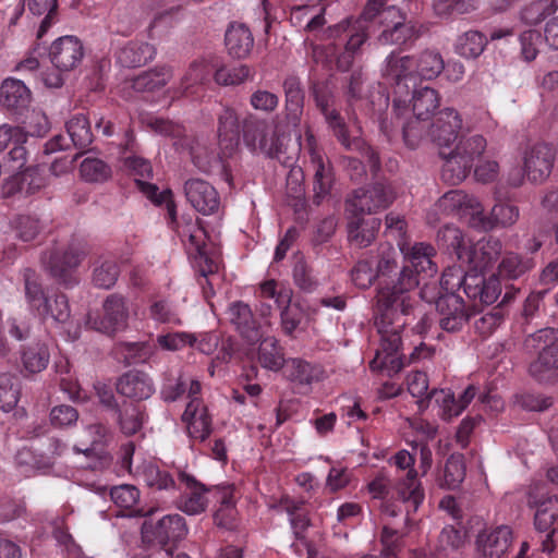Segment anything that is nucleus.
I'll return each mask as SVG.
<instances>
[{"label":"nucleus","instance_id":"5fc2aeb1","mask_svg":"<svg viewBox=\"0 0 558 558\" xmlns=\"http://www.w3.org/2000/svg\"><path fill=\"white\" fill-rule=\"evenodd\" d=\"M444 69L445 62L442 56L436 50L427 49L415 57L416 78L434 80Z\"/></svg>","mask_w":558,"mask_h":558},{"label":"nucleus","instance_id":"f257e3e1","mask_svg":"<svg viewBox=\"0 0 558 558\" xmlns=\"http://www.w3.org/2000/svg\"><path fill=\"white\" fill-rule=\"evenodd\" d=\"M404 266L396 280L380 286L377 290L375 306V326L380 335V345L369 362L373 372H384L392 377L405 365L400 354L401 331L408 324L409 316L416 303L415 289L421 283V274L433 277L437 268L432 258L435 256L433 245L425 242L410 244L399 241Z\"/></svg>","mask_w":558,"mask_h":558},{"label":"nucleus","instance_id":"e2e57ef3","mask_svg":"<svg viewBox=\"0 0 558 558\" xmlns=\"http://www.w3.org/2000/svg\"><path fill=\"white\" fill-rule=\"evenodd\" d=\"M24 2L34 15L45 16L37 32V37L41 38L56 21L57 0H24Z\"/></svg>","mask_w":558,"mask_h":558},{"label":"nucleus","instance_id":"393cba45","mask_svg":"<svg viewBox=\"0 0 558 558\" xmlns=\"http://www.w3.org/2000/svg\"><path fill=\"white\" fill-rule=\"evenodd\" d=\"M381 75L388 84L408 90L407 83L416 80L415 57L391 52L383 63Z\"/></svg>","mask_w":558,"mask_h":558},{"label":"nucleus","instance_id":"1a4fd4ad","mask_svg":"<svg viewBox=\"0 0 558 558\" xmlns=\"http://www.w3.org/2000/svg\"><path fill=\"white\" fill-rule=\"evenodd\" d=\"M555 151L547 144H536L527 148L523 154L522 170L513 169L509 172L508 182L512 186H520L524 178L533 183L545 181L553 169Z\"/></svg>","mask_w":558,"mask_h":558},{"label":"nucleus","instance_id":"473e14b6","mask_svg":"<svg viewBox=\"0 0 558 558\" xmlns=\"http://www.w3.org/2000/svg\"><path fill=\"white\" fill-rule=\"evenodd\" d=\"M117 391L130 399L145 400L154 393L155 386L147 374L130 371L119 378Z\"/></svg>","mask_w":558,"mask_h":558},{"label":"nucleus","instance_id":"ddd939ff","mask_svg":"<svg viewBox=\"0 0 558 558\" xmlns=\"http://www.w3.org/2000/svg\"><path fill=\"white\" fill-rule=\"evenodd\" d=\"M135 451V446L132 441L126 442L121 447V469L134 474L138 480L143 481L147 486L158 490H168L174 488L175 482L172 476L163 470H160L157 464L151 461H144L132 470V458Z\"/></svg>","mask_w":558,"mask_h":558},{"label":"nucleus","instance_id":"20e7f679","mask_svg":"<svg viewBox=\"0 0 558 558\" xmlns=\"http://www.w3.org/2000/svg\"><path fill=\"white\" fill-rule=\"evenodd\" d=\"M314 97L317 107L323 112L329 129L339 143L348 150L360 151L367 159L372 169L377 170L380 163L378 155L361 138L359 128H350L339 112L332 108L333 96L328 87L319 84L315 85Z\"/></svg>","mask_w":558,"mask_h":558},{"label":"nucleus","instance_id":"dca6fc26","mask_svg":"<svg viewBox=\"0 0 558 558\" xmlns=\"http://www.w3.org/2000/svg\"><path fill=\"white\" fill-rule=\"evenodd\" d=\"M101 317H89L88 324L97 331L114 335L128 327L129 307L125 298L119 294H110L102 305Z\"/></svg>","mask_w":558,"mask_h":558},{"label":"nucleus","instance_id":"5701e85b","mask_svg":"<svg viewBox=\"0 0 558 558\" xmlns=\"http://www.w3.org/2000/svg\"><path fill=\"white\" fill-rule=\"evenodd\" d=\"M480 203L475 196L462 190H452L437 201L435 210L448 216H458L471 226V219L480 213Z\"/></svg>","mask_w":558,"mask_h":558},{"label":"nucleus","instance_id":"a211bd4d","mask_svg":"<svg viewBox=\"0 0 558 558\" xmlns=\"http://www.w3.org/2000/svg\"><path fill=\"white\" fill-rule=\"evenodd\" d=\"M27 133L17 125H0V153L9 148L5 168L8 171H19L24 168L27 161L25 143Z\"/></svg>","mask_w":558,"mask_h":558},{"label":"nucleus","instance_id":"680f3d73","mask_svg":"<svg viewBox=\"0 0 558 558\" xmlns=\"http://www.w3.org/2000/svg\"><path fill=\"white\" fill-rule=\"evenodd\" d=\"M557 0H536L524 7L521 11V21L529 25H536L548 15L557 11Z\"/></svg>","mask_w":558,"mask_h":558},{"label":"nucleus","instance_id":"f8f14e48","mask_svg":"<svg viewBox=\"0 0 558 558\" xmlns=\"http://www.w3.org/2000/svg\"><path fill=\"white\" fill-rule=\"evenodd\" d=\"M396 466L400 470H408L405 478L399 482L397 486V495L405 506V518L408 521L410 515L418 509L424 499V492L417 480V473L413 469L415 459L407 450H400L393 457Z\"/></svg>","mask_w":558,"mask_h":558},{"label":"nucleus","instance_id":"0eeeda50","mask_svg":"<svg viewBox=\"0 0 558 558\" xmlns=\"http://www.w3.org/2000/svg\"><path fill=\"white\" fill-rule=\"evenodd\" d=\"M292 289L274 279L259 284L258 298L260 299L259 314L268 317L271 314L272 300L280 310L281 326L287 335H292L302 322L304 311L300 302L292 303Z\"/></svg>","mask_w":558,"mask_h":558},{"label":"nucleus","instance_id":"3c124183","mask_svg":"<svg viewBox=\"0 0 558 558\" xmlns=\"http://www.w3.org/2000/svg\"><path fill=\"white\" fill-rule=\"evenodd\" d=\"M286 93V110L289 122L296 126L303 112L304 95L300 81L296 77H288L283 83Z\"/></svg>","mask_w":558,"mask_h":558},{"label":"nucleus","instance_id":"bf43d9fd","mask_svg":"<svg viewBox=\"0 0 558 558\" xmlns=\"http://www.w3.org/2000/svg\"><path fill=\"white\" fill-rule=\"evenodd\" d=\"M464 541L465 534L461 529L446 525L438 536L436 551L440 556L449 557L463 546Z\"/></svg>","mask_w":558,"mask_h":558},{"label":"nucleus","instance_id":"c756f323","mask_svg":"<svg viewBox=\"0 0 558 558\" xmlns=\"http://www.w3.org/2000/svg\"><path fill=\"white\" fill-rule=\"evenodd\" d=\"M519 218V208L508 203H496L489 215L484 213V207L480 203V213L471 219V227L474 229L489 231L496 227H509L517 222Z\"/></svg>","mask_w":558,"mask_h":558},{"label":"nucleus","instance_id":"de8ad7c7","mask_svg":"<svg viewBox=\"0 0 558 558\" xmlns=\"http://www.w3.org/2000/svg\"><path fill=\"white\" fill-rule=\"evenodd\" d=\"M215 68L211 59L201 58L194 60L184 73L180 88L183 95L192 94L191 89L198 85H204L209 81Z\"/></svg>","mask_w":558,"mask_h":558},{"label":"nucleus","instance_id":"6e6552de","mask_svg":"<svg viewBox=\"0 0 558 558\" xmlns=\"http://www.w3.org/2000/svg\"><path fill=\"white\" fill-rule=\"evenodd\" d=\"M486 146V138L476 134L461 138L454 149L448 154L440 153L444 158L442 180L449 184L461 183L470 173L474 161L485 151Z\"/></svg>","mask_w":558,"mask_h":558},{"label":"nucleus","instance_id":"b1692460","mask_svg":"<svg viewBox=\"0 0 558 558\" xmlns=\"http://www.w3.org/2000/svg\"><path fill=\"white\" fill-rule=\"evenodd\" d=\"M462 129V118L453 108H444L429 126L428 135L439 147H450Z\"/></svg>","mask_w":558,"mask_h":558},{"label":"nucleus","instance_id":"72a5a7b5","mask_svg":"<svg viewBox=\"0 0 558 558\" xmlns=\"http://www.w3.org/2000/svg\"><path fill=\"white\" fill-rule=\"evenodd\" d=\"M228 319L247 341L254 342L262 338V327L257 325L250 306L241 301L232 303L227 312Z\"/></svg>","mask_w":558,"mask_h":558},{"label":"nucleus","instance_id":"39448f33","mask_svg":"<svg viewBox=\"0 0 558 558\" xmlns=\"http://www.w3.org/2000/svg\"><path fill=\"white\" fill-rule=\"evenodd\" d=\"M22 276L29 313L43 322L51 319L56 324H65L70 318L68 298L62 293H50L45 290L39 275L31 268H25Z\"/></svg>","mask_w":558,"mask_h":558},{"label":"nucleus","instance_id":"09e8293b","mask_svg":"<svg viewBox=\"0 0 558 558\" xmlns=\"http://www.w3.org/2000/svg\"><path fill=\"white\" fill-rule=\"evenodd\" d=\"M535 508L534 524L537 530H551L558 519V496H542L533 501Z\"/></svg>","mask_w":558,"mask_h":558},{"label":"nucleus","instance_id":"4be33fe9","mask_svg":"<svg viewBox=\"0 0 558 558\" xmlns=\"http://www.w3.org/2000/svg\"><path fill=\"white\" fill-rule=\"evenodd\" d=\"M439 326L448 332L459 331L470 318V313L459 293L440 294L436 301Z\"/></svg>","mask_w":558,"mask_h":558},{"label":"nucleus","instance_id":"37998d69","mask_svg":"<svg viewBox=\"0 0 558 558\" xmlns=\"http://www.w3.org/2000/svg\"><path fill=\"white\" fill-rule=\"evenodd\" d=\"M155 54L156 49L153 45L145 41L131 40L118 51L117 60L122 66L137 68L151 61Z\"/></svg>","mask_w":558,"mask_h":558},{"label":"nucleus","instance_id":"338daca9","mask_svg":"<svg viewBox=\"0 0 558 558\" xmlns=\"http://www.w3.org/2000/svg\"><path fill=\"white\" fill-rule=\"evenodd\" d=\"M49 359L48 348L40 343L28 347L22 353L24 368L31 374L44 371L49 363Z\"/></svg>","mask_w":558,"mask_h":558},{"label":"nucleus","instance_id":"0e129e2a","mask_svg":"<svg viewBox=\"0 0 558 558\" xmlns=\"http://www.w3.org/2000/svg\"><path fill=\"white\" fill-rule=\"evenodd\" d=\"M351 281L359 289L371 288L379 278L374 267L373 257H365L356 262L350 271Z\"/></svg>","mask_w":558,"mask_h":558},{"label":"nucleus","instance_id":"58836bf2","mask_svg":"<svg viewBox=\"0 0 558 558\" xmlns=\"http://www.w3.org/2000/svg\"><path fill=\"white\" fill-rule=\"evenodd\" d=\"M201 390L202 385L197 379L180 374L178 377L165 378L160 395L166 402H174L185 393L192 400L201 393Z\"/></svg>","mask_w":558,"mask_h":558},{"label":"nucleus","instance_id":"79ce46f5","mask_svg":"<svg viewBox=\"0 0 558 558\" xmlns=\"http://www.w3.org/2000/svg\"><path fill=\"white\" fill-rule=\"evenodd\" d=\"M389 478L380 473L368 484V492L374 499H380L381 513L395 518L401 513H405V506L398 496L397 500L388 499L389 494Z\"/></svg>","mask_w":558,"mask_h":558},{"label":"nucleus","instance_id":"69168bd1","mask_svg":"<svg viewBox=\"0 0 558 558\" xmlns=\"http://www.w3.org/2000/svg\"><path fill=\"white\" fill-rule=\"evenodd\" d=\"M20 380L10 374L0 375V409L9 412L15 408L20 399Z\"/></svg>","mask_w":558,"mask_h":558},{"label":"nucleus","instance_id":"a878e982","mask_svg":"<svg viewBox=\"0 0 558 558\" xmlns=\"http://www.w3.org/2000/svg\"><path fill=\"white\" fill-rule=\"evenodd\" d=\"M182 493L178 500V508L189 515L204 512L208 505L206 496L208 489L194 476L184 472L179 474Z\"/></svg>","mask_w":558,"mask_h":558},{"label":"nucleus","instance_id":"7c9ffc66","mask_svg":"<svg viewBox=\"0 0 558 558\" xmlns=\"http://www.w3.org/2000/svg\"><path fill=\"white\" fill-rule=\"evenodd\" d=\"M214 498L218 506L214 513L215 523L225 529H233L238 521L236 497L234 485L228 484L217 486L214 492Z\"/></svg>","mask_w":558,"mask_h":558},{"label":"nucleus","instance_id":"6e6d98bb","mask_svg":"<svg viewBox=\"0 0 558 558\" xmlns=\"http://www.w3.org/2000/svg\"><path fill=\"white\" fill-rule=\"evenodd\" d=\"M146 415L142 407L133 403H123L118 409V424L121 432L131 436L136 434L143 427Z\"/></svg>","mask_w":558,"mask_h":558},{"label":"nucleus","instance_id":"9b49d317","mask_svg":"<svg viewBox=\"0 0 558 558\" xmlns=\"http://www.w3.org/2000/svg\"><path fill=\"white\" fill-rule=\"evenodd\" d=\"M362 15L357 20L348 19L330 28V36L344 41V51L337 59V66L341 71H348L361 46L368 37L367 23Z\"/></svg>","mask_w":558,"mask_h":558},{"label":"nucleus","instance_id":"4468645a","mask_svg":"<svg viewBox=\"0 0 558 558\" xmlns=\"http://www.w3.org/2000/svg\"><path fill=\"white\" fill-rule=\"evenodd\" d=\"M311 157L314 168V202L320 204L330 193L333 184V173L329 162H325L323 155L317 149L316 138L310 130L305 132V140L300 144Z\"/></svg>","mask_w":558,"mask_h":558},{"label":"nucleus","instance_id":"864d4df0","mask_svg":"<svg viewBox=\"0 0 558 558\" xmlns=\"http://www.w3.org/2000/svg\"><path fill=\"white\" fill-rule=\"evenodd\" d=\"M43 222L34 215H16L10 220V230L22 242L34 241L43 231Z\"/></svg>","mask_w":558,"mask_h":558},{"label":"nucleus","instance_id":"774afa93","mask_svg":"<svg viewBox=\"0 0 558 558\" xmlns=\"http://www.w3.org/2000/svg\"><path fill=\"white\" fill-rule=\"evenodd\" d=\"M80 173L86 182H104L111 175V168L101 159L86 157L80 166Z\"/></svg>","mask_w":558,"mask_h":558},{"label":"nucleus","instance_id":"e433bc0d","mask_svg":"<svg viewBox=\"0 0 558 558\" xmlns=\"http://www.w3.org/2000/svg\"><path fill=\"white\" fill-rule=\"evenodd\" d=\"M32 100L29 88L21 80L8 77L0 85V104L17 112L28 107Z\"/></svg>","mask_w":558,"mask_h":558},{"label":"nucleus","instance_id":"4c0bfd02","mask_svg":"<svg viewBox=\"0 0 558 558\" xmlns=\"http://www.w3.org/2000/svg\"><path fill=\"white\" fill-rule=\"evenodd\" d=\"M284 376L298 386H311L323 378V369L301 357L288 359L283 366Z\"/></svg>","mask_w":558,"mask_h":558},{"label":"nucleus","instance_id":"ea45409f","mask_svg":"<svg viewBox=\"0 0 558 558\" xmlns=\"http://www.w3.org/2000/svg\"><path fill=\"white\" fill-rule=\"evenodd\" d=\"M228 53L235 59L246 58L253 49L254 38L251 31L241 23L229 26L225 36Z\"/></svg>","mask_w":558,"mask_h":558},{"label":"nucleus","instance_id":"7ed1b4c3","mask_svg":"<svg viewBox=\"0 0 558 558\" xmlns=\"http://www.w3.org/2000/svg\"><path fill=\"white\" fill-rule=\"evenodd\" d=\"M439 104L440 98L436 89L428 86L416 88L412 96V116L407 120L409 107L404 100L396 97L392 105L395 121L388 124L383 120L380 129L390 136L395 128H401L405 145L412 149L416 148L425 133V121L432 117Z\"/></svg>","mask_w":558,"mask_h":558},{"label":"nucleus","instance_id":"9d476101","mask_svg":"<svg viewBox=\"0 0 558 558\" xmlns=\"http://www.w3.org/2000/svg\"><path fill=\"white\" fill-rule=\"evenodd\" d=\"M243 141L253 153H262L268 157H277L282 147V135L277 126L269 121L248 116L243 121Z\"/></svg>","mask_w":558,"mask_h":558},{"label":"nucleus","instance_id":"2eb2a0df","mask_svg":"<svg viewBox=\"0 0 558 558\" xmlns=\"http://www.w3.org/2000/svg\"><path fill=\"white\" fill-rule=\"evenodd\" d=\"M186 534L185 520L178 513L163 515L156 523L145 521L142 527L145 542L158 544L162 547L183 539Z\"/></svg>","mask_w":558,"mask_h":558},{"label":"nucleus","instance_id":"412c9836","mask_svg":"<svg viewBox=\"0 0 558 558\" xmlns=\"http://www.w3.org/2000/svg\"><path fill=\"white\" fill-rule=\"evenodd\" d=\"M85 50L76 36H61L49 48V59L52 65L61 72L75 69L83 60Z\"/></svg>","mask_w":558,"mask_h":558},{"label":"nucleus","instance_id":"bb28decb","mask_svg":"<svg viewBox=\"0 0 558 558\" xmlns=\"http://www.w3.org/2000/svg\"><path fill=\"white\" fill-rule=\"evenodd\" d=\"M501 251L502 243L499 239L483 238L473 245L469 244L468 251L462 253V263L468 264L471 270L483 271L499 258Z\"/></svg>","mask_w":558,"mask_h":558},{"label":"nucleus","instance_id":"052dcab7","mask_svg":"<svg viewBox=\"0 0 558 558\" xmlns=\"http://www.w3.org/2000/svg\"><path fill=\"white\" fill-rule=\"evenodd\" d=\"M534 266L531 258H522L520 255L514 253L506 254L499 266L498 274L502 278L514 280L523 276Z\"/></svg>","mask_w":558,"mask_h":558},{"label":"nucleus","instance_id":"603ef678","mask_svg":"<svg viewBox=\"0 0 558 558\" xmlns=\"http://www.w3.org/2000/svg\"><path fill=\"white\" fill-rule=\"evenodd\" d=\"M173 72L170 66H157L137 75L132 87L140 93L154 92L163 87L172 77Z\"/></svg>","mask_w":558,"mask_h":558},{"label":"nucleus","instance_id":"2f4dec72","mask_svg":"<svg viewBox=\"0 0 558 558\" xmlns=\"http://www.w3.org/2000/svg\"><path fill=\"white\" fill-rule=\"evenodd\" d=\"M240 120L232 108L225 107L218 116V141L223 157L230 156L239 145Z\"/></svg>","mask_w":558,"mask_h":558},{"label":"nucleus","instance_id":"49530a36","mask_svg":"<svg viewBox=\"0 0 558 558\" xmlns=\"http://www.w3.org/2000/svg\"><path fill=\"white\" fill-rule=\"evenodd\" d=\"M257 362L268 371L278 372L283 368L287 362L283 348L275 337L262 339L257 350Z\"/></svg>","mask_w":558,"mask_h":558},{"label":"nucleus","instance_id":"423d86ee","mask_svg":"<svg viewBox=\"0 0 558 558\" xmlns=\"http://www.w3.org/2000/svg\"><path fill=\"white\" fill-rule=\"evenodd\" d=\"M386 0H368L362 17L373 22L378 19L381 32L377 37L380 45H403L417 37L416 26L396 7L384 9Z\"/></svg>","mask_w":558,"mask_h":558},{"label":"nucleus","instance_id":"6ab92c4d","mask_svg":"<svg viewBox=\"0 0 558 558\" xmlns=\"http://www.w3.org/2000/svg\"><path fill=\"white\" fill-rule=\"evenodd\" d=\"M84 257V252L76 246L66 250L51 248L41 258L45 269L56 279L65 284L71 283L69 274L76 268Z\"/></svg>","mask_w":558,"mask_h":558},{"label":"nucleus","instance_id":"a19ab883","mask_svg":"<svg viewBox=\"0 0 558 558\" xmlns=\"http://www.w3.org/2000/svg\"><path fill=\"white\" fill-rule=\"evenodd\" d=\"M472 282L465 283V294L470 299H480L484 304L490 305L497 301L501 293V283L497 275L483 279L478 275L470 277Z\"/></svg>","mask_w":558,"mask_h":558},{"label":"nucleus","instance_id":"c9c22d12","mask_svg":"<svg viewBox=\"0 0 558 558\" xmlns=\"http://www.w3.org/2000/svg\"><path fill=\"white\" fill-rule=\"evenodd\" d=\"M380 226L379 218H364L355 215L348 222V240L360 248L367 247L375 241Z\"/></svg>","mask_w":558,"mask_h":558},{"label":"nucleus","instance_id":"aec40b11","mask_svg":"<svg viewBox=\"0 0 558 558\" xmlns=\"http://www.w3.org/2000/svg\"><path fill=\"white\" fill-rule=\"evenodd\" d=\"M512 538V530L508 525L485 527L476 535V554L484 558H501L508 551Z\"/></svg>","mask_w":558,"mask_h":558},{"label":"nucleus","instance_id":"8fccbe9b","mask_svg":"<svg viewBox=\"0 0 558 558\" xmlns=\"http://www.w3.org/2000/svg\"><path fill=\"white\" fill-rule=\"evenodd\" d=\"M488 38L478 31H468L458 36L454 51L464 59H477L485 50Z\"/></svg>","mask_w":558,"mask_h":558},{"label":"nucleus","instance_id":"c03bdc74","mask_svg":"<svg viewBox=\"0 0 558 558\" xmlns=\"http://www.w3.org/2000/svg\"><path fill=\"white\" fill-rule=\"evenodd\" d=\"M530 374L538 381H549L558 374V343L546 345L530 365Z\"/></svg>","mask_w":558,"mask_h":558},{"label":"nucleus","instance_id":"a18cd8bd","mask_svg":"<svg viewBox=\"0 0 558 558\" xmlns=\"http://www.w3.org/2000/svg\"><path fill=\"white\" fill-rule=\"evenodd\" d=\"M13 174L5 182V190L8 194L16 192H24L26 194L34 193L44 185V179L39 173L38 167L23 168L19 171H11Z\"/></svg>","mask_w":558,"mask_h":558},{"label":"nucleus","instance_id":"13d9d810","mask_svg":"<svg viewBox=\"0 0 558 558\" xmlns=\"http://www.w3.org/2000/svg\"><path fill=\"white\" fill-rule=\"evenodd\" d=\"M437 239L441 246L454 253L457 258L462 262V253L468 251L470 242L459 228L447 225L439 230Z\"/></svg>","mask_w":558,"mask_h":558},{"label":"nucleus","instance_id":"c85d7f7f","mask_svg":"<svg viewBox=\"0 0 558 558\" xmlns=\"http://www.w3.org/2000/svg\"><path fill=\"white\" fill-rule=\"evenodd\" d=\"M182 421L186 424L187 434L192 439L204 441L211 433V416L198 396L189 401Z\"/></svg>","mask_w":558,"mask_h":558},{"label":"nucleus","instance_id":"f03ea898","mask_svg":"<svg viewBox=\"0 0 558 558\" xmlns=\"http://www.w3.org/2000/svg\"><path fill=\"white\" fill-rule=\"evenodd\" d=\"M125 168L134 177V181L138 190L155 205H165L169 225L181 239V242L190 253H195L199 257L207 259V252L205 245L206 233L205 230L193 221L192 218L182 217L177 220L175 204L171 190L166 189L159 191L156 184L149 183L146 180L153 175V168L148 160L132 156L124 160Z\"/></svg>","mask_w":558,"mask_h":558},{"label":"nucleus","instance_id":"cd10ccee","mask_svg":"<svg viewBox=\"0 0 558 558\" xmlns=\"http://www.w3.org/2000/svg\"><path fill=\"white\" fill-rule=\"evenodd\" d=\"M184 192L189 203L198 213L208 216L218 211L220 206L219 194L207 181L190 179L184 184Z\"/></svg>","mask_w":558,"mask_h":558},{"label":"nucleus","instance_id":"f3484780","mask_svg":"<svg viewBox=\"0 0 558 558\" xmlns=\"http://www.w3.org/2000/svg\"><path fill=\"white\" fill-rule=\"evenodd\" d=\"M392 187L385 182H377L354 191L349 206L355 214H373L387 208L395 199Z\"/></svg>","mask_w":558,"mask_h":558},{"label":"nucleus","instance_id":"f704fd0d","mask_svg":"<svg viewBox=\"0 0 558 558\" xmlns=\"http://www.w3.org/2000/svg\"><path fill=\"white\" fill-rule=\"evenodd\" d=\"M110 429L102 423L85 425L77 441L73 445L72 451L74 454L92 458L96 454L97 447L104 446L110 438Z\"/></svg>","mask_w":558,"mask_h":558},{"label":"nucleus","instance_id":"4d7b16f0","mask_svg":"<svg viewBox=\"0 0 558 558\" xmlns=\"http://www.w3.org/2000/svg\"><path fill=\"white\" fill-rule=\"evenodd\" d=\"M66 133L76 148H86L93 142L89 121L84 114H75L68 121Z\"/></svg>","mask_w":558,"mask_h":558}]
</instances>
